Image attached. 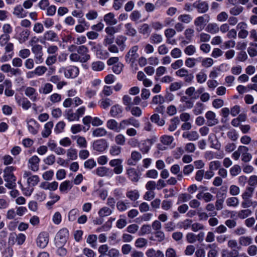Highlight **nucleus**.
<instances>
[{
    "instance_id": "53",
    "label": "nucleus",
    "mask_w": 257,
    "mask_h": 257,
    "mask_svg": "<svg viewBox=\"0 0 257 257\" xmlns=\"http://www.w3.org/2000/svg\"><path fill=\"white\" fill-rule=\"evenodd\" d=\"M221 163L219 161H213L210 162L209 165V169L210 170L214 172L220 168Z\"/></svg>"
},
{
    "instance_id": "55",
    "label": "nucleus",
    "mask_w": 257,
    "mask_h": 257,
    "mask_svg": "<svg viewBox=\"0 0 257 257\" xmlns=\"http://www.w3.org/2000/svg\"><path fill=\"white\" fill-rule=\"evenodd\" d=\"M84 166L85 168L91 170L96 166V163L93 159H89L85 161Z\"/></svg>"
},
{
    "instance_id": "15",
    "label": "nucleus",
    "mask_w": 257,
    "mask_h": 257,
    "mask_svg": "<svg viewBox=\"0 0 257 257\" xmlns=\"http://www.w3.org/2000/svg\"><path fill=\"white\" fill-rule=\"evenodd\" d=\"M205 117L207 119L208 126H212L218 122V119L216 118L215 113L212 111H207L205 114Z\"/></svg>"
},
{
    "instance_id": "31",
    "label": "nucleus",
    "mask_w": 257,
    "mask_h": 257,
    "mask_svg": "<svg viewBox=\"0 0 257 257\" xmlns=\"http://www.w3.org/2000/svg\"><path fill=\"white\" fill-rule=\"evenodd\" d=\"M147 257H164L163 252L160 250H155L153 248L148 249L146 252Z\"/></svg>"
},
{
    "instance_id": "1",
    "label": "nucleus",
    "mask_w": 257,
    "mask_h": 257,
    "mask_svg": "<svg viewBox=\"0 0 257 257\" xmlns=\"http://www.w3.org/2000/svg\"><path fill=\"white\" fill-rule=\"evenodd\" d=\"M88 49L84 45H81L77 48V53H73L70 54V60L72 62H80L85 63L90 58L88 54Z\"/></svg>"
},
{
    "instance_id": "30",
    "label": "nucleus",
    "mask_w": 257,
    "mask_h": 257,
    "mask_svg": "<svg viewBox=\"0 0 257 257\" xmlns=\"http://www.w3.org/2000/svg\"><path fill=\"white\" fill-rule=\"evenodd\" d=\"M28 128L29 131L33 135L38 133V124L33 119H31L28 122Z\"/></svg>"
},
{
    "instance_id": "58",
    "label": "nucleus",
    "mask_w": 257,
    "mask_h": 257,
    "mask_svg": "<svg viewBox=\"0 0 257 257\" xmlns=\"http://www.w3.org/2000/svg\"><path fill=\"white\" fill-rule=\"evenodd\" d=\"M197 60V59L194 58H187L185 61V66L189 68H193L195 66Z\"/></svg>"
},
{
    "instance_id": "6",
    "label": "nucleus",
    "mask_w": 257,
    "mask_h": 257,
    "mask_svg": "<svg viewBox=\"0 0 257 257\" xmlns=\"http://www.w3.org/2000/svg\"><path fill=\"white\" fill-rule=\"evenodd\" d=\"M42 49L43 47L39 44L33 46L32 47V52L34 54V58L37 64H41L44 61Z\"/></svg>"
},
{
    "instance_id": "46",
    "label": "nucleus",
    "mask_w": 257,
    "mask_h": 257,
    "mask_svg": "<svg viewBox=\"0 0 257 257\" xmlns=\"http://www.w3.org/2000/svg\"><path fill=\"white\" fill-rule=\"evenodd\" d=\"M252 212L249 209L241 210L237 213V216L240 219H244L251 215Z\"/></svg>"
},
{
    "instance_id": "33",
    "label": "nucleus",
    "mask_w": 257,
    "mask_h": 257,
    "mask_svg": "<svg viewBox=\"0 0 257 257\" xmlns=\"http://www.w3.org/2000/svg\"><path fill=\"white\" fill-rule=\"evenodd\" d=\"M240 245L243 246H249L252 243V239L249 236H241L238 239Z\"/></svg>"
},
{
    "instance_id": "47",
    "label": "nucleus",
    "mask_w": 257,
    "mask_h": 257,
    "mask_svg": "<svg viewBox=\"0 0 257 257\" xmlns=\"http://www.w3.org/2000/svg\"><path fill=\"white\" fill-rule=\"evenodd\" d=\"M67 155L69 159L76 160L77 158V151L75 149L71 148L67 150Z\"/></svg>"
},
{
    "instance_id": "16",
    "label": "nucleus",
    "mask_w": 257,
    "mask_h": 257,
    "mask_svg": "<svg viewBox=\"0 0 257 257\" xmlns=\"http://www.w3.org/2000/svg\"><path fill=\"white\" fill-rule=\"evenodd\" d=\"M122 106L115 104L111 107L109 113L112 117L118 118L122 116Z\"/></svg>"
},
{
    "instance_id": "3",
    "label": "nucleus",
    "mask_w": 257,
    "mask_h": 257,
    "mask_svg": "<svg viewBox=\"0 0 257 257\" xmlns=\"http://www.w3.org/2000/svg\"><path fill=\"white\" fill-rule=\"evenodd\" d=\"M59 72H63L64 76L67 79H74L78 75L79 70L76 66H68L61 68Z\"/></svg>"
},
{
    "instance_id": "9",
    "label": "nucleus",
    "mask_w": 257,
    "mask_h": 257,
    "mask_svg": "<svg viewBox=\"0 0 257 257\" xmlns=\"http://www.w3.org/2000/svg\"><path fill=\"white\" fill-rule=\"evenodd\" d=\"M210 20V17L208 15L205 14L202 16H199L195 19L194 20V25L197 27H199V28H197V30L198 31H201L203 28V26L206 23H208Z\"/></svg>"
},
{
    "instance_id": "29",
    "label": "nucleus",
    "mask_w": 257,
    "mask_h": 257,
    "mask_svg": "<svg viewBox=\"0 0 257 257\" xmlns=\"http://www.w3.org/2000/svg\"><path fill=\"white\" fill-rule=\"evenodd\" d=\"M73 187L72 182L70 181H65L61 183L59 189L62 193H67L68 191Z\"/></svg>"
},
{
    "instance_id": "62",
    "label": "nucleus",
    "mask_w": 257,
    "mask_h": 257,
    "mask_svg": "<svg viewBox=\"0 0 257 257\" xmlns=\"http://www.w3.org/2000/svg\"><path fill=\"white\" fill-rule=\"evenodd\" d=\"M241 171L240 167L238 165H235L230 169V173L232 176H235L240 174Z\"/></svg>"
},
{
    "instance_id": "59",
    "label": "nucleus",
    "mask_w": 257,
    "mask_h": 257,
    "mask_svg": "<svg viewBox=\"0 0 257 257\" xmlns=\"http://www.w3.org/2000/svg\"><path fill=\"white\" fill-rule=\"evenodd\" d=\"M104 67V63L101 61H96L92 64V68L94 71H101Z\"/></svg>"
},
{
    "instance_id": "37",
    "label": "nucleus",
    "mask_w": 257,
    "mask_h": 257,
    "mask_svg": "<svg viewBox=\"0 0 257 257\" xmlns=\"http://www.w3.org/2000/svg\"><path fill=\"white\" fill-rule=\"evenodd\" d=\"M126 196L131 201H135L139 199L140 194L137 190H130L126 192Z\"/></svg>"
},
{
    "instance_id": "10",
    "label": "nucleus",
    "mask_w": 257,
    "mask_h": 257,
    "mask_svg": "<svg viewBox=\"0 0 257 257\" xmlns=\"http://www.w3.org/2000/svg\"><path fill=\"white\" fill-rule=\"evenodd\" d=\"M40 159L36 155L32 156L28 161V168L34 172H37L39 169Z\"/></svg>"
},
{
    "instance_id": "61",
    "label": "nucleus",
    "mask_w": 257,
    "mask_h": 257,
    "mask_svg": "<svg viewBox=\"0 0 257 257\" xmlns=\"http://www.w3.org/2000/svg\"><path fill=\"white\" fill-rule=\"evenodd\" d=\"M254 191V188L252 187H247L244 192L242 194L243 199H249L251 197L252 193Z\"/></svg>"
},
{
    "instance_id": "40",
    "label": "nucleus",
    "mask_w": 257,
    "mask_h": 257,
    "mask_svg": "<svg viewBox=\"0 0 257 257\" xmlns=\"http://www.w3.org/2000/svg\"><path fill=\"white\" fill-rule=\"evenodd\" d=\"M107 135V132L102 127L97 128L92 132V136L94 137H101Z\"/></svg>"
},
{
    "instance_id": "43",
    "label": "nucleus",
    "mask_w": 257,
    "mask_h": 257,
    "mask_svg": "<svg viewBox=\"0 0 257 257\" xmlns=\"http://www.w3.org/2000/svg\"><path fill=\"white\" fill-rule=\"evenodd\" d=\"M121 152V148L116 145H113L110 147L109 153L113 156H118Z\"/></svg>"
},
{
    "instance_id": "39",
    "label": "nucleus",
    "mask_w": 257,
    "mask_h": 257,
    "mask_svg": "<svg viewBox=\"0 0 257 257\" xmlns=\"http://www.w3.org/2000/svg\"><path fill=\"white\" fill-rule=\"evenodd\" d=\"M180 123V120L178 117H174L170 120L168 130L170 132L174 131Z\"/></svg>"
},
{
    "instance_id": "23",
    "label": "nucleus",
    "mask_w": 257,
    "mask_h": 257,
    "mask_svg": "<svg viewBox=\"0 0 257 257\" xmlns=\"http://www.w3.org/2000/svg\"><path fill=\"white\" fill-rule=\"evenodd\" d=\"M64 116L69 121H78V116L76 115V112H74L72 109H67L64 113Z\"/></svg>"
},
{
    "instance_id": "2",
    "label": "nucleus",
    "mask_w": 257,
    "mask_h": 257,
    "mask_svg": "<svg viewBox=\"0 0 257 257\" xmlns=\"http://www.w3.org/2000/svg\"><path fill=\"white\" fill-rule=\"evenodd\" d=\"M14 168L12 166L7 167L4 171V180L7 182L6 187L9 189H12L16 186V178L13 174Z\"/></svg>"
},
{
    "instance_id": "49",
    "label": "nucleus",
    "mask_w": 257,
    "mask_h": 257,
    "mask_svg": "<svg viewBox=\"0 0 257 257\" xmlns=\"http://www.w3.org/2000/svg\"><path fill=\"white\" fill-rule=\"evenodd\" d=\"M147 244V239L142 237L138 238L135 243V246L138 248H143L146 246Z\"/></svg>"
},
{
    "instance_id": "7",
    "label": "nucleus",
    "mask_w": 257,
    "mask_h": 257,
    "mask_svg": "<svg viewBox=\"0 0 257 257\" xmlns=\"http://www.w3.org/2000/svg\"><path fill=\"white\" fill-rule=\"evenodd\" d=\"M23 177L24 178H27V183L29 186H35L40 181V178L38 175H32V173L30 171H25Z\"/></svg>"
},
{
    "instance_id": "28",
    "label": "nucleus",
    "mask_w": 257,
    "mask_h": 257,
    "mask_svg": "<svg viewBox=\"0 0 257 257\" xmlns=\"http://www.w3.org/2000/svg\"><path fill=\"white\" fill-rule=\"evenodd\" d=\"M106 126L109 129L115 132H119V123L113 119L108 120L106 122Z\"/></svg>"
},
{
    "instance_id": "20",
    "label": "nucleus",
    "mask_w": 257,
    "mask_h": 257,
    "mask_svg": "<svg viewBox=\"0 0 257 257\" xmlns=\"http://www.w3.org/2000/svg\"><path fill=\"white\" fill-rule=\"evenodd\" d=\"M239 151L242 153L241 160L244 162H249L252 158L250 154L248 153V149L245 146H240Z\"/></svg>"
},
{
    "instance_id": "26",
    "label": "nucleus",
    "mask_w": 257,
    "mask_h": 257,
    "mask_svg": "<svg viewBox=\"0 0 257 257\" xmlns=\"http://www.w3.org/2000/svg\"><path fill=\"white\" fill-rule=\"evenodd\" d=\"M53 86L50 83H45L43 84L39 88V91L40 93L43 94H48L53 91Z\"/></svg>"
},
{
    "instance_id": "44",
    "label": "nucleus",
    "mask_w": 257,
    "mask_h": 257,
    "mask_svg": "<svg viewBox=\"0 0 257 257\" xmlns=\"http://www.w3.org/2000/svg\"><path fill=\"white\" fill-rule=\"evenodd\" d=\"M243 11V8L240 6H234L229 9V13L232 16H238Z\"/></svg>"
},
{
    "instance_id": "45",
    "label": "nucleus",
    "mask_w": 257,
    "mask_h": 257,
    "mask_svg": "<svg viewBox=\"0 0 257 257\" xmlns=\"http://www.w3.org/2000/svg\"><path fill=\"white\" fill-rule=\"evenodd\" d=\"M174 141V138L172 136L164 135L160 138V141L165 145H170Z\"/></svg>"
},
{
    "instance_id": "38",
    "label": "nucleus",
    "mask_w": 257,
    "mask_h": 257,
    "mask_svg": "<svg viewBox=\"0 0 257 257\" xmlns=\"http://www.w3.org/2000/svg\"><path fill=\"white\" fill-rule=\"evenodd\" d=\"M150 119L152 122L156 123L159 126H163L165 123V120L163 119H161L159 115L157 113L153 114L151 116Z\"/></svg>"
},
{
    "instance_id": "18",
    "label": "nucleus",
    "mask_w": 257,
    "mask_h": 257,
    "mask_svg": "<svg viewBox=\"0 0 257 257\" xmlns=\"http://www.w3.org/2000/svg\"><path fill=\"white\" fill-rule=\"evenodd\" d=\"M126 174L128 178L133 182H137L140 179V177L136 170L133 168H128L126 169Z\"/></svg>"
},
{
    "instance_id": "27",
    "label": "nucleus",
    "mask_w": 257,
    "mask_h": 257,
    "mask_svg": "<svg viewBox=\"0 0 257 257\" xmlns=\"http://www.w3.org/2000/svg\"><path fill=\"white\" fill-rule=\"evenodd\" d=\"M124 28L125 35L131 37H135L136 36L137 33V30L131 23L125 24Z\"/></svg>"
},
{
    "instance_id": "64",
    "label": "nucleus",
    "mask_w": 257,
    "mask_h": 257,
    "mask_svg": "<svg viewBox=\"0 0 257 257\" xmlns=\"http://www.w3.org/2000/svg\"><path fill=\"white\" fill-rule=\"evenodd\" d=\"M142 15L139 11H134L130 15L131 20L134 22L138 21L141 18Z\"/></svg>"
},
{
    "instance_id": "24",
    "label": "nucleus",
    "mask_w": 257,
    "mask_h": 257,
    "mask_svg": "<svg viewBox=\"0 0 257 257\" xmlns=\"http://www.w3.org/2000/svg\"><path fill=\"white\" fill-rule=\"evenodd\" d=\"M13 13L19 18H24L27 16V13L21 5H17L15 7Z\"/></svg>"
},
{
    "instance_id": "22",
    "label": "nucleus",
    "mask_w": 257,
    "mask_h": 257,
    "mask_svg": "<svg viewBox=\"0 0 257 257\" xmlns=\"http://www.w3.org/2000/svg\"><path fill=\"white\" fill-rule=\"evenodd\" d=\"M138 31L140 34L148 37L150 35L152 32V29L149 24L144 23L139 26Z\"/></svg>"
},
{
    "instance_id": "35",
    "label": "nucleus",
    "mask_w": 257,
    "mask_h": 257,
    "mask_svg": "<svg viewBox=\"0 0 257 257\" xmlns=\"http://www.w3.org/2000/svg\"><path fill=\"white\" fill-rule=\"evenodd\" d=\"M126 39L127 38L125 36L120 35L117 36L115 40V43L119 47L121 51H123L125 48V42Z\"/></svg>"
},
{
    "instance_id": "12",
    "label": "nucleus",
    "mask_w": 257,
    "mask_h": 257,
    "mask_svg": "<svg viewBox=\"0 0 257 257\" xmlns=\"http://www.w3.org/2000/svg\"><path fill=\"white\" fill-rule=\"evenodd\" d=\"M194 9H197L199 13H204L208 10L209 6L206 2L197 1L193 4Z\"/></svg>"
},
{
    "instance_id": "32",
    "label": "nucleus",
    "mask_w": 257,
    "mask_h": 257,
    "mask_svg": "<svg viewBox=\"0 0 257 257\" xmlns=\"http://www.w3.org/2000/svg\"><path fill=\"white\" fill-rule=\"evenodd\" d=\"M110 172L109 169L105 167H99L95 170V174L101 177L108 176Z\"/></svg>"
},
{
    "instance_id": "50",
    "label": "nucleus",
    "mask_w": 257,
    "mask_h": 257,
    "mask_svg": "<svg viewBox=\"0 0 257 257\" xmlns=\"http://www.w3.org/2000/svg\"><path fill=\"white\" fill-rule=\"evenodd\" d=\"M226 203L228 206L236 207L238 205L239 201L237 198L231 197L227 199Z\"/></svg>"
},
{
    "instance_id": "54",
    "label": "nucleus",
    "mask_w": 257,
    "mask_h": 257,
    "mask_svg": "<svg viewBox=\"0 0 257 257\" xmlns=\"http://www.w3.org/2000/svg\"><path fill=\"white\" fill-rule=\"evenodd\" d=\"M178 19L179 21L186 24L189 23L192 20L191 16L187 14H183L180 15Z\"/></svg>"
},
{
    "instance_id": "60",
    "label": "nucleus",
    "mask_w": 257,
    "mask_h": 257,
    "mask_svg": "<svg viewBox=\"0 0 257 257\" xmlns=\"http://www.w3.org/2000/svg\"><path fill=\"white\" fill-rule=\"evenodd\" d=\"M30 32L28 30H24L20 34L19 40L22 42H24L28 39Z\"/></svg>"
},
{
    "instance_id": "51",
    "label": "nucleus",
    "mask_w": 257,
    "mask_h": 257,
    "mask_svg": "<svg viewBox=\"0 0 257 257\" xmlns=\"http://www.w3.org/2000/svg\"><path fill=\"white\" fill-rule=\"evenodd\" d=\"M196 77L197 82L202 84L206 81L207 75L203 71H201L196 74Z\"/></svg>"
},
{
    "instance_id": "13",
    "label": "nucleus",
    "mask_w": 257,
    "mask_h": 257,
    "mask_svg": "<svg viewBox=\"0 0 257 257\" xmlns=\"http://www.w3.org/2000/svg\"><path fill=\"white\" fill-rule=\"evenodd\" d=\"M15 99L19 105L25 110H28L31 107V102L26 97L15 95Z\"/></svg>"
},
{
    "instance_id": "25",
    "label": "nucleus",
    "mask_w": 257,
    "mask_h": 257,
    "mask_svg": "<svg viewBox=\"0 0 257 257\" xmlns=\"http://www.w3.org/2000/svg\"><path fill=\"white\" fill-rule=\"evenodd\" d=\"M103 20L106 24L109 26L114 25L117 22L116 19L114 18V15L112 13H109L105 15Z\"/></svg>"
},
{
    "instance_id": "5",
    "label": "nucleus",
    "mask_w": 257,
    "mask_h": 257,
    "mask_svg": "<svg viewBox=\"0 0 257 257\" xmlns=\"http://www.w3.org/2000/svg\"><path fill=\"white\" fill-rule=\"evenodd\" d=\"M177 76L180 78H184V82L191 84L194 79V75L192 73H189V71L185 68L179 69L175 72Z\"/></svg>"
},
{
    "instance_id": "4",
    "label": "nucleus",
    "mask_w": 257,
    "mask_h": 257,
    "mask_svg": "<svg viewBox=\"0 0 257 257\" xmlns=\"http://www.w3.org/2000/svg\"><path fill=\"white\" fill-rule=\"evenodd\" d=\"M68 231L66 228L60 230L55 237V244L57 246H63L67 241Z\"/></svg>"
},
{
    "instance_id": "14",
    "label": "nucleus",
    "mask_w": 257,
    "mask_h": 257,
    "mask_svg": "<svg viewBox=\"0 0 257 257\" xmlns=\"http://www.w3.org/2000/svg\"><path fill=\"white\" fill-rule=\"evenodd\" d=\"M107 148V143L103 140H99L94 141L93 143V148L94 150L102 152Z\"/></svg>"
},
{
    "instance_id": "19",
    "label": "nucleus",
    "mask_w": 257,
    "mask_h": 257,
    "mask_svg": "<svg viewBox=\"0 0 257 257\" xmlns=\"http://www.w3.org/2000/svg\"><path fill=\"white\" fill-rule=\"evenodd\" d=\"M182 137L189 141H195L199 139L198 133L195 131H186L183 133Z\"/></svg>"
},
{
    "instance_id": "17",
    "label": "nucleus",
    "mask_w": 257,
    "mask_h": 257,
    "mask_svg": "<svg viewBox=\"0 0 257 257\" xmlns=\"http://www.w3.org/2000/svg\"><path fill=\"white\" fill-rule=\"evenodd\" d=\"M25 94L29 97L32 101H36L38 94L36 90L32 87H28L25 90Z\"/></svg>"
},
{
    "instance_id": "41",
    "label": "nucleus",
    "mask_w": 257,
    "mask_h": 257,
    "mask_svg": "<svg viewBox=\"0 0 257 257\" xmlns=\"http://www.w3.org/2000/svg\"><path fill=\"white\" fill-rule=\"evenodd\" d=\"M206 30L211 34H216L219 31V28L216 23L209 24L206 28Z\"/></svg>"
},
{
    "instance_id": "57",
    "label": "nucleus",
    "mask_w": 257,
    "mask_h": 257,
    "mask_svg": "<svg viewBox=\"0 0 257 257\" xmlns=\"http://www.w3.org/2000/svg\"><path fill=\"white\" fill-rule=\"evenodd\" d=\"M111 213L112 210L107 207H103V208H101L98 212V214L101 217L108 216L110 215Z\"/></svg>"
},
{
    "instance_id": "34",
    "label": "nucleus",
    "mask_w": 257,
    "mask_h": 257,
    "mask_svg": "<svg viewBox=\"0 0 257 257\" xmlns=\"http://www.w3.org/2000/svg\"><path fill=\"white\" fill-rule=\"evenodd\" d=\"M53 126L52 121H49L45 124L44 129L42 132V136L43 138H47L51 134Z\"/></svg>"
},
{
    "instance_id": "52",
    "label": "nucleus",
    "mask_w": 257,
    "mask_h": 257,
    "mask_svg": "<svg viewBox=\"0 0 257 257\" xmlns=\"http://www.w3.org/2000/svg\"><path fill=\"white\" fill-rule=\"evenodd\" d=\"M155 240L158 242H162L165 239V235L162 230H158L154 232Z\"/></svg>"
},
{
    "instance_id": "56",
    "label": "nucleus",
    "mask_w": 257,
    "mask_h": 257,
    "mask_svg": "<svg viewBox=\"0 0 257 257\" xmlns=\"http://www.w3.org/2000/svg\"><path fill=\"white\" fill-rule=\"evenodd\" d=\"M34 70L36 76H41L46 72L47 68L44 66H39L37 67Z\"/></svg>"
},
{
    "instance_id": "48",
    "label": "nucleus",
    "mask_w": 257,
    "mask_h": 257,
    "mask_svg": "<svg viewBox=\"0 0 257 257\" xmlns=\"http://www.w3.org/2000/svg\"><path fill=\"white\" fill-rule=\"evenodd\" d=\"M185 54L188 56H192L196 52V48L195 46L190 45L187 46L184 50Z\"/></svg>"
},
{
    "instance_id": "8",
    "label": "nucleus",
    "mask_w": 257,
    "mask_h": 257,
    "mask_svg": "<svg viewBox=\"0 0 257 257\" xmlns=\"http://www.w3.org/2000/svg\"><path fill=\"white\" fill-rule=\"evenodd\" d=\"M49 242V234L47 232L40 233L37 238V244L40 248H44Z\"/></svg>"
},
{
    "instance_id": "36",
    "label": "nucleus",
    "mask_w": 257,
    "mask_h": 257,
    "mask_svg": "<svg viewBox=\"0 0 257 257\" xmlns=\"http://www.w3.org/2000/svg\"><path fill=\"white\" fill-rule=\"evenodd\" d=\"M204 107L205 106L204 104L199 101L197 102L194 107L193 112L196 115H199L203 113Z\"/></svg>"
},
{
    "instance_id": "21",
    "label": "nucleus",
    "mask_w": 257,
    "mask_h": 257,
    "mask_svg": "<svg viewBox=\"0 0 257 257\" xmlns=\"http://www.w3.org/2000/svg\"><path fill=\"white\" fill-rule=\"evenodd\" d=\"M43 39L45 41L55 42L58 41L57 34L54 31L49 30L46 31L43 35Z\"/></svg>"
},
{
    "instance_id": "11",
    "label": "nucleus",
    "mask_w": 257,
    "mask_h": 257,
    "mask_svg": "<svg viewBox=\"0 0 257 257\" xmlns=\"http://www.w3.org/2000/svg\"><path fill=\"white\" fill-rule=\"evenodd\" d=\"M138 47L137 46H134L132 47L125 56L126 61L128 63H133L138 57Z\"/></svg>"
},
{
    "instance_id": "42",
    "label": "nucleus",
    "mask_w": 257,
    "mask_h": 257,
    "mask_svg": "<svg viewBox=\"0 0 257 257\" xmlns=\"http://www.w3.org/2000/svg\"><path fill=\"white\" fill-rule=\"evenodd\" d=\"M150 40L152 44H159L163 41V38L160 34L153 33L150 38Z\"/></svg>"
},
{
    "instance_id": "63",
    "label": "nucleus",
    "mask_w": 257,
    "mask_h": 257,
    "mask_svg": "<svg viewBox=\"0 0 257 257\" xmlns=\"http://www.w3.org/2000/svg\"><path fill=\"white\" fill-rule=\"evenodd\" d=\"M247 253L250 256H254L257 254V246L255 245H250L247 248Z\"/></svg>"
}]
</instances>
